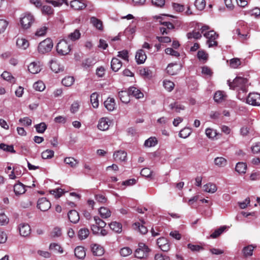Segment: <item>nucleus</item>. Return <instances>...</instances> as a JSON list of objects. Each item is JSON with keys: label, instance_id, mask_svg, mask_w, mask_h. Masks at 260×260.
I'll return each instance as SVG.
<instances>
[{"label": "nucleus", "instance_id": "f257e3e1", "mask_svg": "<svg viewBox=\"0 0 260 260\" xmlns=\"http://www.w3.org/2000/svg\"><path fill=\"white\" fill-rule=\"evenodd\" d=\"M229 85L230 88L234 90H237L238 91V98L243 99L244 96H242V93H246L248 91V80L247 79L237 77L233 81L230 82L228 81Z\"/></svg>", "mask_w": 260, "mask_h": 260}, {"label": "nucleus", "instance_id": "f03ea898", "mask_svg": "<svg viewBox=\"0 0 260 260\" xmlns=\"http://www.w3.org/2000/svg\"><path fill=\"white\" fill-rule=\"evenodd\" d=\"M34 22V17L30 13H24L20 17V24L23 29L29 28Z\"/></svg>", "mask_w": 260, "mask_h": 260}, {"label": "nucleus", "instance_id": "7ed1b4c3", "mask_svg": "<svg viewBox=\"0 0 260 260\" xmlns=\"http://www.w3.org/2000/svg\"><path fill=\"white\" fill-rule=\"evenodd\" d=\"M204 37L207 39L206 44L209 48L215 47L218 45L217 39L219 35L214 30H210L204 33Z\"/></svg>", "mask_w": 260, "mask_h": 260}, {"label": "nucleus", "instance_id": "20e7f679", "mask_svg": "<svg viewBox=\"0 0 260 260\" xmlns=\"http://www.w3.org/2000/svg\"><path fill=\"white\" fill-rule=\"evenodd\" d=\"M53 46L52 41L50 38H47L39 44L38 51L40 54H44L50 52Z\"/></svg>", "mask_w": 260, "mask_h": 260}, {"label": "nucleus", "instance_id": "39448f33", "mask_svg": "<svg viewBox=\"0 0 260 260\" xmlns=\"http://www.w3.org/2000/svg\"><path fill=\"white\" fill-rule=\"evenodd\" d=\"M56 51L60 55L68 54L71 51L70 45L64 40L60 41L56 46Z\"/></svg>", "mask_w": 260, "mask_h": 260}, {"label": "nucleus", "instance_id": "423d86ee", "mask_svg": "<svg viewBox=\"0 0 260 260\" xmlns=\"http://www.w3.org/2000/svg\"><path fill=\"white\" fill-rule=\"evenodd\" d=\"M149 251L148 247L143 243L139 244V248L135 252V256L138 258H143L147 256Z\"/></svg>", "mask_w": 260, "mask_h": 260}, {"label": "nucleus", "instance_id": "0eeeda50", "mask_svg": "<svg viewBox=\"0 0 260 260\" xmlns=\"http://www.w3.org/2000/svg\"><path fill=\"white\" fill-rule=\"evenodd\" d=\"M247 103L253 106L260 105V94L256 92L250 93L246 99Z\"/></svg>", "mask_w": 260, "mask_h": 260}, {"label": "nucleus", "instance_id": "6e6552de", "mask_svg": "<svg viewBox=\"0 0 260 260\" xmlns=\"http://www.w3.org/2000/svg\"><path fill=\"white\" fill-rule=\"evenodd\" d=\"M18 229L20 236L28 237L31 233V229L29 225L26 223H21L18 226Z\"/></svg>", "mask_w": 260, "mask_h": 260}, {"label": "nucleus", "instance_id": "1a4fd4ad", "mask_svg": "<svg viewBox=\"0 0 260 260\" xmlns=\"http://www.w3.org/2000/svg\"><path fill=\"white\" fill-rule=\"evenodd\" d=\"M37 207L40 210L46 211L50 208L51 203L46 198H41L38 201Z\"/></svg>", "mask_w": 260, "mask_h": 260}, {"label": "nucleus", "instance_id": "9d476101", "mask_svg": "<svg viewBox=\"0 0 260 260\" xmlns=\"http://www.w3.org/2000/svg\"><path fill=\"white\" fill-rule=\"evenodd\" d=\"M85 0H73L70 2V7L75 10H82L86 7Z\"/></svg>", "mask_w": 260, "mask_h": 260}, {"label": "nucleus", "instance_id": "9b49d317", "mask_svg": "<svg viewBox=\"0 0 260 260\" xmlns=\"http://www.w3.org/2000/svg\"><path fill=\"white\" fill-rule=\"evenodd\" d=\"M157 244L159 248L163 251H168L170 249V244L168 240L161 237L157 240Z\"/></svg>", "mask_w": 260, "mask_h": 260}, {"label": "nucleus", "instance_id": "f8f14e48", "mask_svg": "<svg viewBox=\"0 0 260 260\" xmlns=\"http://www.w3.org/2000/svg\"><path fill=\"white\" fill-rule=\"evenodd\" d=\"M234 37L237 35L238 39L242 42L247 40L249 38V33L248 32H243L239 28H237L233 30Z\"/></svg>", "mask_w": 260, "mask_h": 260}, {"label": "nucleus", "instance_id": "ddd939ff", "mask_svg": "<svg viewBox=\"0 0 260 260\" xmlns=\"http://www.w3.org/2000/svg\"><path fill=\"white\" fill-rule=\"evenodd\" d=\"M91 248L93 254L95 256H102L105 252L104 248L98 244H91Z\"/></svg>", "mask_w": 260, "mask_h": 260}, {"label": "nucleus", "instance_id": "4468645a", "mask_svg": "<svg viewBox=\"0 0 260 260\" xmlns=\"http://www.w3.org/2000/svg\"><path fill=\"white\" fill-rule=\"evenodd\" d=\"M49 63L50 67L53 72L57 73L63 70V67L58 63L56 59L51 60Z\"/></svg>", "mask_w": 260, "mask_h": 260}, {"label": "nucleus", "instance_id": "2eb2a0df", "mask_svg": "<svg viewBox=\"0 0 260 260\" xmlns=\"http://www.w3.org/2000/svg\"><path fill=\"white\" fill-rule=\"evenodd\" d=\"M135 58L138 64L143 63L147 58L145 51L143 49L139 50L136 53Z\"/></svg>", "mask_w": 260, "mask_h": 260}, {"label": "nucleus", "instance_id": "dca6fc26", "mask_svg": "<svg viewBox=\"0 0 260 260\" xmlns=\"http://www.w3.org/2000/svg\"><path fill=\"white\" fill-rule=\"evenodd\" d=\"M130 95H132L136 99H141L143 98L144 94L139 89L135 87H130L128 90Z\"/></svg>", "mask_w": 260, "mask_h": 260}, {"label": "nucleus", "instance_id": "f3484780", "mask_svg": "<svg viewBox=\"0 0 260 260\" xmlns=\"http://www.w3.org/2000/svg\"><path fill=\"white\" fill-rule=\"evenodd\" d=\"M28 71L32 74H37L41 70L40 62H32L28 66Z\"/></svg>", "mask_w": 260, "mask_h": 260}, {"label": "nucleus", "instance_id": "a211bd4d", "mask_svg": "<svg viewBox=\"0 0 260 260\" xmlns=\"http://www.w3.org/2000/svg\"><path fill=\"white\" fill-rule=\"evenodd\" d=\"M110 121L107 118H102L98 123V128L101 131H106L109 128Z\"/></svg>", "mask_w": 260, "mask_h": 260}, {"label": "nucleus", "instance_id": "6ab92c4d", "mask_svg": "<svg viewBox=\"0 0 260 260\" xmlns=\"http://www.w3.org/2000/svg\"><path fill=\"white\" fill-rule=\"evenodd\" d=\"M126 152L122 150L115 152L113 154V158L115 159V160L117 161H125L126 158Z\"/></svg>", "mask_w": 260, "mask_h": 260}, {"label": "nucleus", "instance_id": "aec40b11", "mask_svg": "<svg viewBox=\"0 0 260 260\" xmlns=\"http://www.w3.org/2000/svg\"><path fill=\"white\" fill-rule=\"evenodd\" d=\"M68 216L70 221L73 223H77L80 219L78 213L75 210L70 211Z\"/></svg>", "mask_w": 260, "mask_h": 260}, {"label": "nucleus", "instance_id": "412c9836", "mask_svg": "<svg viewBox=\"0 0 260 260\" xmlns=\"http://www.w3.org/2000/svg\"><path fill=\"white\" fill-rule=\"evenodd\" d=\"M75 256L79 258L83 259L86 256V253L84 248L82 246H77L74 250Z\"/></svg>", "mask_w": 260, "mask_h": 260}, {"label": "nucleus", "instance_id": "4be33fe9", "mask_svg": "<svg viewBox=\"0 0 260 260\" xmlns=\"http://www.w3.org/2000/svg\"><path fill=\"white\" fill-rule=\"evenodd\" d=\"M121 67L122 62L118 58L116 57H114L112 58L111 62V67L113 71H118Z\"/></svg>", "mask_w": 260, "mask_h": 260}, {"label": "nucleus", "instance_id": "5701e85b", "mask_svg": "<svg viewBox=\"0 0 260 260\" xmlns=\"http://www.w3.org/2000/svg\"><path fill=\"white\" fill-rule=\"evenodd\" d=\"M115 100L113 98H108L104 102L105 108L110 111H113L115 108Z\"/></svg>", "mask_w": 260, "mask_h": 260}, {"label": "nucleus", "instance_id": "b1692460", "mask_svg": "<svg viewBox=\"0 0 260 260\" xmlns=\"http://www.w3.org/2000/svg\"><path fill=\"white\" fill-rule=\"evenodd\" d=\"M28 41L24 38H18L16 41L17 46L21 49L25 50L29 46Z\"/></svg>", "mask_w": 260, "mask_h": 260}, {"label": "nucleus", "instance_id": "393cba45", "mask_svg": "<svg viewBox=\"0 0 260 260\" xmlns=\"http://www.w3.org/2000/svg\"><path fill=\"white\" fill-rule=\"evenodd\" d=\"M179 67L176 63L169 64L167 69V72L171 75H176L179 71Z\"/></svg>", "mask_w": 260, "mask_h": 260}, {"label": "nucleus", "instance_id": "a878e982", "mask_svg": "<svg viewBox=\"0 0 260 260\" xmlns=\"http://www.w3.org/2000/svg\"><path fill=\"white\" fill-rule=\"evenodd\" d=\"M90 21L93 26L96 27V28L100 30H103V22L100 19L93 16L90 18Z\"/></svg>", "mask_w": 260, "mask_h": 260}, {"label": "nucleus", "instance_id": "bb28decb", "mask_svg": "<svg viewBox=\"0 0 260 260\" xmlns=\"http://www.w3.org/2000/svg\"><path fill=\"white\" fill-rule=\"evenodd\" d=\"M25 191L24 186L21 183H19L14 185V191L16 195L22 194L24 193Z\"/></svg>", "mask_w": 260, "mask_h": 260}, {"label": "nucleus", "instance_id": "cd10ccee", "mask_svg": "<svg viewBox=\"0 0 260 260\" xmlns=\"http://www.w3.org/2000/svg\"><path fill=\"white\" fill-rule=\"evenodd\" d=\"M118 95L122 103L127 104L129 102L130 94H129L128 91L127 92L126 91H121L119 92Z\"/></svg>", "mask_w": 260, "mask_h": 260}, {"label": "nucleus", "instance_id": "c85d7f7f", "mask_svg": "<svg viewBox=\"0 0 260 260\" xmlns=\"http://www.w3.org/2000/svg\"><path fill=\"white\" fill-rule=\"evenodd\" d=\"M1 77L5 80L11 83H14L16 81L15 78L8 72L4 71L1 75Z\"/></svg>", "mask_w": 260, "mask_h": 260}, {"label": "nucleus", "instance_id": "c756f323", "mask_svg": "<svg viewBox=\"0 0 260 260\" xmlns=\"http://www.w3.org/2000/svg\"><path fill=\"white\" fill-rule=\"evenodd\" d=\"M203 190L207 192L214 193L217 190V187L215 184L209 183L203 186Z\"/></svg>", "mask_w": 260, "mask_h": 260}, {"label": "nucleus", "instance_id": "7c9ffc66", "mask_svg": "<svg viewBox=\"0 0 260 260\" xmlns=\"http://www.w3.org/2000/svg\"><path fill=\"white\" fill-rule=\"evenodd\" d=\"M214 164L218 167H224L227 164V160L223 157H217L214 159Z\"/></svg>", "mask_w": 260, "mask_h": 260}, {"label": "nucleus", "instance_id": "2f4dec72", "mask_svg": "<svg viewBox=\"0 0 260 260\" xmlns=\"http://www.w3.org/2000/svg\"><path fill=\"white\" fill-rule=\"evenodd\" d=\"M99 211L100 215L103 218H108L111 214L110 210L106 207H101Z\"/></svg>", "mask_w": 260, "mask_h": 260}, {"label": "nucleus", "instance_id": "473e14b6", "mask_svg": "<svg viewBox=\"0 0 260 260\" xmlns=\"http://www.w3.org/2000/svg\"><path fill=\"white\" fill-rule=\"evenodd\" d=\"M64 162L72 168H75L78 164L77 160L72 157H66Z\"/></svg>", "mask_w": 260, "mask_h": 260}, {"label": "nucleus", "instance_id": "72a5a7b5", "mask_svg": "<svg viewBox=\"0 0 260 260\" xmlns=\"http://www.w3.org/2000/svg\"><path fill=\"white\" fill-rule=\"evenodd\" d=\"M247 169V165L245 163L242 162H238L236 166V171L241 174L245 173Z\"/></svg>", "mask_w": 260, "mask_h": 260}, {"label": "nucleus", "instance_id": "f704fd0d", "mask_svg": "<svg viewBox=\"0 0 260 260\" xmlns=\"http://www.w3.org/2000/svg\"><path fill=\"white\" fill-rule=\"evenodd\" d=\"M81 36L79 30L76 29L74 32L70 33L68 35V39L72 41H75L78 40Z\"/></svg>", "mask_w": 260, "mask_h": 260}, {"label": "nucleus", "instance_id": "c9c22d12", "mask_svg": "<svg viewBox=\"0 0 260 260\" xmlns=\"http://www.w3.org/2000/svg\"><path fill=\"white\" fill-rule=\"evenodd\" d=\"M254 248L255 247L252 245H249L244 247L242 250L244 255L246 257L251 256Z\"/></svg>", "mask_w": 260, "mask_h": 260}, {"label": "nucleus", "instance_id": "e433bc0d", "mask_svg": "<svg viewBox=\"0 0 260 260\" xmlns=\"http://www.w3.org/2000/svg\"><path fill=\"white\" fill-rule=\"evenodd\" d=\"M110 229L116 233H120L122 231L121 224L116 221L112 222L109 224Z\"/></svg>", "mask_w": 260, "mask_h": 260}, {"label": "nucleus", "instance_id": "4c0bfd02", "mask_svg": "<svg viewBox=\"0 0 260 260\" xmlns=\"http://www.w3.org/2000/svg\"><path fill=\"white\" fill-rule=\"evenodd\" d=\"M157 144V141L155 137H150L145 141L144 146L151 147L155 146Z\"/></svg>", "mask_w": 260, "mask_h": 260}, {"label": "nucleus", "instance_id": "58836bf2", "mask_svg": "<svg viewBox=\"0 0 260 260\" xmlns=\"http://www.w3.org/2000/svg\"><path fill=\"white\" fill-rule=\"evenodd\" d=\"M89 231L87 228L81 229L78 232V237L80 240L85 239L89 235Z\"/></svg>", "mask_w": 260, "mask_h": 260}, {"label": "nucleus", "instance_id": "ea45409f", "mask_svg": "<svg viewBox=\"0 0 260 260\" xmlns=\"http://www.w3.org/2000/svg\"><path fill=\"white\" fill-rule=\"evenodd\" d=\"M99 95L96 92L92 93L90 95V102L93 108H96L99 106Z\"/></svg>", "mask_w": 260, "mask_h": 260}, {"label": "nucleus", "instance_id": "a19ab883", "mask_svg": "<svg viewBox=\"0 0 260 260\" xmlns=\"http://www.w3.org/2000/svg\"><path fill=\"white\" fill-rule=\"evenodd\" d=\"M74 78L72 76H67L62 80V84L67 87H70L73 85L74 82Z\"/></svg>", "mask_w": 260, "mask_h": 260}, {"label": "nucleus", "instance_id": "79ce46f5", "mask_svg": "<svg viewBox=\"0 0 260 260\" xmlns=\"http://www.w3.org/2000/svg\"><path fill=\"white\" fill-rule=\"evenodd\" d=\"M226 226L224 225L216 229L212 234H211L210 238L213 239L217 238L226 230Z\"/></svg>", "mask_w": 260, "mask_h": 260}, {"label": "nucleus", "instance_id": "37998d69", "mask_svg": "<svg viewBox=\"0 0 260 260\" xmlns=\"http://www.w3.org/2000/svg\"><path fill=\"white\" fill-rule=\"evenodd\" d=\"M186 36L188 39H194L196 40H198L201 38L202 35L199 31L193 30L191 32H188Z\"/></svg>", "mask_w": 260, "mask_h": 260}, {"label": "nucleus", "instance_id": "c03bdc74", "mask_svg": "<svg viewBox=\"0 0 260 260\" xmlns=\"http://www.w3.org/2000/svg\"><path fill=\"white\" fill-rule=\"evenodd\" d=\"M169 107L171 110H174L175 112L179 113L181 110L184 109V107L179 104L178 103L174 102L169 105Z\"/></svg>", "mask_w": 260, "mask_h": 260}, {"label": "nucleus", "instance_id": "a18cd8bd", "mask_svg": "<svg viewBox=\"0 0 260 260\" xmlns=\"http://www.w3.org/2000/svg\"><path fill=\"white\" fill-rule=\"evenodd\" d=\"M0 149L6 152H9L13 153H15V151L14 149V147L12 145H8L4 143H1L0 144Z\"/></svg>", "mask_w": 260, "mask_h": 260}, {"label": "nucleus", "instance_id": "49530a36", "mask_svg": "<svg viewBox=\"0 0 260 260\" xmlns=\"http://www.w3.org/2000/svg\"><path fill=\"white\" fill-rule=\"evenodd\" d=\"M54 152L53 150L47 149L42 153V157L43 159H50L53 157Z\"/></svg>", "mask_w": 260, "mask_h": 260}, {"label": "nucleus", "instance_id": "de8ad7c7", "mask_svg": "<svg viewBox=\"0 0 260 260\" xmlns=\"http://www.w3.org/2000/svg\"><path fill=\"white\" fill-rule=\"evenodd\" d=\"M48 3L51 4L54 7H59L61 6L63 4H65L67 6H69L67 0H51L48 1Z\"/></svg>", "mask_w": 260, "mask_h": 260}, {"label": "nucleus", "instance_id": "09e8293b", "mask_svg": "<svg viewBox=\"0 0 260 260\" xmlns=\"http://www.w3.org/2000/svg\"><path fill=\"white\" fill-rule=\"evenodd\" d=\"M191 133V129L188 127H185L180 131L179 133V136L181 138H186L190 135Z\"/></svg>", "mask_w": 260, "mask_h": 260}, {"label": "nucleus", "instance_id": "8fccbe9b", "mask_svg": "<svg viewBox=\"0 0 260 260\" xmlns=\"http://www.w3.org/2000/svg\"><path fill=\"white\" fill-rule=\"evenodd\" d=\"M49 249L55 251H57L59 253H63V249L58 244L55 243H51Z\"/></svg>", "mask_w": 260, "mask_h": 260}, {"label": "nucleus", "instance_id": "3c124183", "mask_svg": "<svg viewBox=\"0 0 260 260\" xmlns=\"http://www.w3.org/2000/svg\"><path fill=\"white\" fill-rule=\"evenodd\" d=\"M37 132L39 133H43L47 128V125L44 122H41L35 126Z\"/></svg>", "mask_w": 260, "mask_h": 260}, {"label": "nucleus", "instance_id": "603ef678", "mask_svg": "<svg viewBox=\"0 0 260 260\" xmlns=\"http://www.w3.org/2000/svg\"><path fill=\"white\" fill-rule=\"evenodd\" d=\"M33 87L37 91H42L45 88V86L43 82L38 81L34 84Z\"/></svg>", "mask_w": 260, "mask_h": 260}, {"label": "nucleus", "instance_id": "864d4df0", "mask_svg": "<svg viewBox=\"0 0 260 260\" xmlns=\"http://www.w3.org/2000/svg\"><path fill=\"white\" fill-rule=\"evenodd\" d=\"M194 6L199 10H202L206 6V1L205 0H196Z\"/></svg>", "mask_w": 260, "mask_h": 260}, {"label": "nucleus", "instance_id": "5fc2aeb1", "mask_svg": "<svg viewBox=\"0 0 260 260\" xmlns=\"http://www.w3.org/2000/svg\"><path fill=\"white\" fill-rule=\"evenodd\" d=\"M117 56L126 61H128V52L126 50L119 51Z\"/></svg>", "mask_w": 260, "mask_h": 260}, {"label": "nucleus", "instance_id": "6e6d98bb", "mask_svg": "<svg viewBox=\"0 0 260 260\" xmlns=\"http://www.w3.org/2000/svg\"><path fill=\"white\" fill-rule=\"evenodd\" d=\"M134 228H138L139 232L142 234H145L147 233V229L144 225H140V223H135L133 225Z\"/></svg>", "mask_w": 260, "mask_h": 260}, {"label": "nucleus", "instance_id": "4d7b16f0", "mask_svg": "<svg viewBox=\"0 0 260 260\" xmlns=\"http://www.w3.org/2000/svg\"><path fill=\"white\" fill-rule=\"evenodd\" d=\"M174 85V83L170 80H165L164 81V86L169 91L173 89Z\"/></svg>", "mask_w": 260, "mask_h": 260}, {"label": "nucleus", "instance_id": "13d9d810", "mask_svg": "<svg viewBox=\"0 0 260 260\" xmlns=\"http://www.w3.org/2000/svg\"><path fill=\"white\" fill-rule=\"evenodd\" d=\"M8 22L5 19H0V34L5 32L8 25Z\"/></svg>", "mask_w": 260, "mask_h": 260}, {"label": "nucleus", "instance_id": "bf43d9fd", "mask_svg": "<svg viewBox=\"0 0 260 260\" xmlns=\"http://www.w3.org/2000/svg\"><path fill=\"white\" fill-rule=\"evenodd\" d=\"M224 98V94L222 92L220 91H216L214 95V99L216 102H221Z\"/></svg>", "mask_w": 260, "mask_h": 260}, {"label": "nucleus", "instance_id": "052dcab7", "mask_svg": "<svg viewBox=\"0 0 260 260\" xmlns=\"http://www.w3.org/2000/svg\"><path fill=\"white\" fill-rule=\"evenodd\" d=\"M132 253V249L128 247H125L121 248L120 251V253L122 256H127L130 255Z\"/></svg>", "mask_w": 260, "mask_h": 260}, {"label": "nucleus", "instance_id": "680f3d73", "mask_svg": "<svg viewBox=\"0 0 260 260\" xmlns=\"http://www.w3.org/2000/svg\"><path fill=\"white\" fill-rule=\"evenodd\" d=\"M197 56L200 60L206 61L208 59V54L204 50H199L197 54Z\"/></svg>", "mask_w": 260, "mask_h": 260}, {"label": "nucleus", "instance_id": "e2e57ef3", "mask_svg": "<svg viewBox=\"0 0 260 260\" xmlns=\"http://www.w3.org/2000/svg\"><path fill=\"white\" fill-rule=\"evenodd\" d=\"M9 219L5 213H0V225H5L8 223Z\"/></svg>", "mask_w": 260, "mask_h": 260}, {"label": "nucleus", "instance_id": "0e129e2a", "mask_svg": "<svg viewBox=\"0 0 260 260\" xmlns=\"http://www.w3.org/2000/svg\"><path fill=\"white\" fill-rule=\"evenodd\" d=\"M50 193L55 196L56 198H59L63 194V190L61 188H57L50 190Z\"/></svg>", "mask_w": 260, "mask_h": 260}, {"label": "nucleus", "instance_id": "69168bd1", "mask_svg": "<svg viewBox=\"0 0 260 260\" xmlns=\"http://www.w3.org/2000/svg\"><path fill=\"white\" fill-rule=\"evenodd\" d=\"M42 11L43 13L50 15L53 13V10L51 6L47 5H44L42 7Z\"/></svg>", "mask_w": 260, "mask_h": 260}, {"label": "nucleus", "instance_id": "338daca9", "mask_svg": "<svg viewBox=\"0 0 260 260\" xmlns=\"http://www.w3.org/2000/svg\"><path fill=\"white\" fill-rule=\"evenodd\" d=\"M61 235V229L58 227H56L53 229L51 233V236L52 237H58Z\"/></svg>", "mask_w": 260, "mask_h": 260}, {"label": "nucleus", "instance_id": "774afa93", "mask_svg": "<svg viewBox=\"0 0 260 260\" xmlns=\"http://www.w3.org/2000/svg\"><path fill=\"white\" fill-rule=\"evenodd\" d=\"M251 16H254L257 18L260 16V9L258 8H255L252 10H251L248 12Z\"/></svg>", "mask_w": 260, "mask_h": 260}]
</instances>
